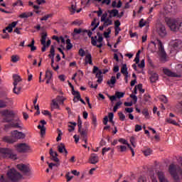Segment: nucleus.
<instances>
[{"mask_svg": "<svg viewBox=\"0 0 182 182\" xmlns=\"http://www.w3.org/2000/svg\"><path fill=\"white\" fill-rule=\"evenodd\" d=\"M1 116L3 118L4 123H9L4 125V130L8 132L9 129H20L22 130V122L19 119H14L15 117V112L12 110L9 109H4L1 112Z\"/></svg>", "mask_w": 182, "mask_h": 182, "instance_id": "f257e3e1", "label": "nucleus"}, {"mask_svg": "<svg viewBox=\"0 0 182 182\" xmlns=\"http://www.w3.org/2000/svg\"><path fill=\"white\" fill-rule=\"evenodd\" d=\"M26 137V135L22 132H18V130H14L11 132V136H4L3 138V141H6V143H16L18 140H23Z\"/></svg>", "mask_w": 182, "mask_h": 182, "instance_id": "f03ea898", "label": "nucleus"}, {"mask_svg": "<svg viewBox=\"0 0 182 182\" xmlns=\"http://www.w3.org/2000/svg\"><path fill=\"white\" fill-rule=\"evenodd\" d=\"M166 22L172 32H180V26L182 21L176 18H166Z\"/></svg>", "mask_w": 182, "mask_h": 182, "instance_id": "7ed1b4c3", "label": "nucleus"}, {"mask_svg": "<svg viewBox=\"0 0 182 182\" xmlns=\"http://www.w3.org/2000/svg\"><path fill=\"white\" fill-rule=\"evenodd\" d=\"M0 153L4 159H11V160H16L17 159L16 154H14L12 149L1 148Z\"/></svg>", "mask_w": 182, "mask_h": 182, "instance_id": "20e7f679", "label": "nucleus"}, {"mask_svg": "<svg viewBox=\"0 0 182 182\" xmlns=\"http://www.w3.org/2000/svg\"><path fill=\"white\" fill-rule=\"evenodd\" d=\"M7 176L13 182H18L22 178V175L16 171L15 168H11L7 172Z\"/></svg>", "mask_w": 182, "mask_h": 182, "instance_id": "39448f33", "label": "nucleus"}, {"mask_svg": "<svg viewBox=\"0 0 182 182\" xmlns=\"http://www.w3.org/2000/svg\"><path fill=\"white\" fill-rule=\"evenodd\" d=\"M168 171L173 177L175 182H181L178 174H177V166L174 165L173 164H171L168 168Z\"/></svg>", "mask_w": 182, "mask_h": 182, "instance_id": "423d86ee", "label": "nucleus"}, {"mask_svg": "<svg viewBox=\"0 0 182 182\" xmlns=\"http://www.w3.org/2000/svg\"><path fill=\"white\" fill-rule=\"evenodd\" d=\"M154 45H156V43L158 44V48L159 52H161V62H166V51H164V47L163 46V43H161V41L157 39L155 42H153Z\"/></svg>", "mask_w": 182, "mask_h": 182, "instance_id": "0eeeda50", "label": "nucleus"}, {"mask_svg": "<svg viewBox=\"0 0 182 182\" xmlns=\"http://www.w3.org/2000/svg\"><path fill=\"white\" fill-rule=\"evenodd\" d=\"M15 147L18 153H26V151H28L31 149V147L25 143L18 144L15 145Z\"/></svg>", "mask_w": 182, "mask_h": 182, "instance_id": "6e6552de", "label": "nucleus"}, {"mask_svg": "<svg viewBox=\"0 0 182 182\" xmlns=\"http://www.w3.org/2000/svg\"><path fill=\"white\" fill-rule=\"evenodd\" d=\"M156 32L161 38H164L167 35V31H166V26L163 24H159L157 26Z\"/></svg>", "mask_w": 182, "mask_h": 182, "instance_id": "1a4fd4ad", "label": "nucleus"}, {"mask_svg": "<svg viewBox=\"0 0 182 182\" xmlns=\"http://www.w3.org/2000/svg\"><path fill=\"white\" fill-rule=\"evenodd\" d=\"M50 53H51V67L53 68V70H58L59 69V65H57L56 67L53 65V63H55V46H51Z\"/></svg>", "mask_w": 182, "mask_h": 182, "instance_id": "9d476101", "label": "nucleus"}, {"mask_svg": "<svg viewBox=\"0 0 182 182\" xmlns=\"http://www.w3.org/2000/svg\"><path fill=\"white\" fill-rule=\"evenodd\" d=\"M170 45L176 50H177V49H181L182 48V42L181 40L180 39L172 40L170 42Z\"/></svg>", "mask_w": 182, "mask_h": 182, "instance_id": "9b49d317", "label": "nucleus"}, {"mask_svg": "<svg viewBox=\"0 0 182 182\" xmlns=\"http://www.w3.org/2000/svg\"><path fill=\"white\" fill-rule=\"evenodd\" d=\"M18 170L21 171V173H29L31 171V169L29 168V166L28 165H25L23 164H19L16 166Z\"/></svg>", "mask_w": 182, "mask_h": 182, "instance_id": "f8f14e48", "label": "nucleus"}, {"mask_svg": "<svg viewBox=\"0 0 182 182\" xmlns=\"http://www.w3.org/2000/svg\"><path fill=\"white\" fill-rule=\"evenodd\" d=\"M108 97L111 102H114L116 99H122V97H124V92H116L114 95L108 96Z\"/></svg>", "mask_w": 182, "mask_h": 182, "instance_id": "ddd939ff", "label": "nucleus"}, {"mask_svg": "<svg viewBox=\"0 0 182 182\" xmlns=\"http://www.w3.org/2000/svg\"><path fill=\"white\" fill-rule=\"evenodd\" d=\"M50 155L51 156V160L55 163H59V158H58V152L53 151V149H50Z\"/></svg>", "mask_w": 182, "mask_h": 182, "instance_id": "4468645a", "label": "nucleus"}, {"mask_svg": "<svg viewBox=\"0 0 182 182\" xmlns=\"http://www.w3.org/2000/svg\"><path fill=\"white\" fill-rule=\"evenodd\" d=\"M90 161L91 164H96L99 163V156L96 154H92L90 157Z\"/></svg>", "mask_w": 182, "mask_h": 182, "instance_id": "2eb2a0df", "label": "nucleus"}, {"mask_svg": "<svg viewBox=\"0 0 182 182\" xmlns=\"http://www.w3.org/2000/svg\"><path fill=\"white\" fill-rule=\"evenodd\" d=\"M107 13L109 14V18H116V16H118L119 15V10L117 9H112V10H108Z\"/></svg>", "mask_w": 182, "mask_h": 182, "instance_id": "dca6fc26", "label": "nucleus"}, {"mask_svg": "<svg viewBox=\"0 0 182 182\" xmlns=\"http://www.w3.org/2000/svg\"><path fill=\"white\" fill-rule=\"evenodd\" d=\"M164 75H166V76H169V77H178V75H177V74L171 72V70H170L167 68L164 69Z\"/></svg>", "mask_w": 182, "mask_h": 182, "instance_id": "f3484780", "label": "nucleus"}, {"mask_svg": "<svg viewBox=\"0 0 182 182\" xmlns=\"http://www.w3.org/2000/svg\"><path fill=\"white\" fill-rule=\"evenodd\" d=\"M58 150L59 153H65V156H68V150H66V147L65 146V144L60 143V145L58 146Z\"/></svg>", "mask_w": 182, "mask_h": 182, "instance_id": "a211bd4d", "label": "nucleus"}, {"mask_svg": "<svg viewBox=\"0 0 182 182\" xmlns=\"http://www.w3.org/2000/svg\"><path fill=\"white\" fill-rule=\"evenodd\" d=\"M16 25H18V21H14L11 23L9 24V26L6 27L5 29L8 31L9 33H11L14 31V28H15Z\"/></svg>", "mask_w": 182, "mask_h": 182, "instance_id": "6ab92c4d", "label": "nucleus"}, {"mask_svg": "<svg viewBox=\"0 0 182 182\" xmlns=\"http://www.w3.org/2000/svg\"><path fill=\"white\" fill-rule=\"evenodd\" d=\"M149 79L151 83H156L157 80H159V74L156 73H152L151 74Z\"/></svg>", "mask_w": 182, "mask_h": 182, "instance_id": "aec40b11", "label": "nucleus"}, {"mask_svg": "<svg viewBox=\"0 0 182 182\" xmlns=\"http://www.w3.org/2000/svg\"><path fill=\"white\" fill-rule=\"evenodd\" d=\"M97 70H98V72H97ZM96 72H97V73H96ZM92 73H96L95 77H97V79H99L100 77H103V76H102V74L103 73V72H102V70H99V68H97L96 66H94Z\"/></svg>", "mask_w": 182, "mask_h": 182, "instance_id": "412c9836", "label": "nucleus"}, {"mask_svg": "<svg viewBox=\"0 0 182 182\" xmlns=\"http://www.w3.org/2000/svg\"><path fill=\"white\" fill-rule=\"evenodd\" d=\"M107 84L109 85V87H114L116 84V77L112 76L110 80L107 82Z\"/></svg>", "mask_w": 182, "mask_h": 182, "instance_id": "4be33fe9", "label": "nucleus"}, {"mask_svg": "<svg viewBox=\"0 0 182 182\" xmlns=\"http://www.w3.org/2000/svg\"><path fill=\"white\" fill-rule=\"evenodd\" d=\"M85 63L87 65H93V62L92 61V54L88 53L85 55Z\"/></svg>", "mask_w": 182, "mask_h": 182, "instance_id": "5701e85b", "label": "nucleus"}, {"mask_svg": "<svg viewBox=\"0 0 182 182\" xmlns=\"http://www.w3.org/2000/svg\"><path fill=\"white\" fill-rule=\"evenodd\" d=\"M33 16V13L32 12H24L20 14L19 18H29Z\"/></svg>", "mask_w": 182, "mask_h": 182, "instance_id": "b1692460", "label": "nucleus"}, {"mask_svg": "<svg viewBox=\"0 0 182 182\" xmlns=\"http://www.w3.org/2000/svg\"><path fill=\"white\" fill-rule=\"evenodd\" d=\"M14 86H18V83H19V82H21L22 80L21 79V76L19 75H14Z\"/></svg>", "mask_w": 182, "mask_h": 182, "instance_id": "393cba45", "label": "nucleus"}, {"mask_svg": "<svg viewBox=\"0 0 182 182\" xmlns=\"http://www.w3.org/2000/svg\"><path fill=\"white\" fill-rule=\"evenodd\" d=\"M121 73L122 75H129V72L127 71V65L123 64L122 68H121Z\"/></svg>", "mask_w": 182, "mask_h": 182, "instance_id": "a878e982", "label": "nucleus"}, {"mask_svg": "<svg viewBox=\"0 0 182 182\" xmlns=\"http://www.w3.org/2000/svg\"><path fill=\"white\" fill-rule=\"evenodd\" d=\"M27 48H31V52H34V50H36V46H35V40L31 41V44L27 45Z\"/></svg>", "mask_w": 182, "mask_h": 182, "instance_id": "bb28decb", "label": "nucleus"}, {"mask_svg": "<svg viewBox=\"0 0 182 182\" xmlns=\"http://www.w3.org/2000/svg\"><path fill=\"white\" fill-rule=\"evenodd\" d=\"M46 36H48V33H46L45 32L42 33V34H41V45L46 44Z\"/></svg>", "mask_w": 182, "mask_h": 182, "instance_id": "cd10ccee", "label": "nucleus"}, {"mask_svg": "<svg viewBox=\"0 0 182 182\" xmlns=\"http://www.w3.org/2000/svg\"><path fill=\"white\" fill-rule=\"evenodd\" d=\"M102 22H104L103 23L104 26H106V27L109 26V25H113V21L109 17Z\"/></svg>", "mask_w": 182, "mask_h": 182, "instance_id": "c85d7f7f", "label": "nucleus"}, {"mask_svg": "<svg viewBox=\"0 0 182 182\" xmlns=\"http://www.w3.org/2000/svg\"><path fill=\"white\" fill-rule=\"evenodd\" d=\"M17 85H14V87L13 89L14 93L15 95H19L21 93V90H22V87H16Z\"/></svg>", "mask_w": 182, "mask_h": 182, "instance_id": "c756f323", "label": "nucleus"}, {"mask_svg": "<svg viewBox=\"0 0 182 182\" xmlns=\"http://www.w3.org/2000/svg\"><path fill=\"white\" fill-rule=\"evenodd\" d=\"M81 102V103H82V105H86V102H85V100H83V99H82L81 96H78V97H75L73 99V102L74 103L77 102V101Z\"/></svg>", "mask_w": 182, "mask_h": 182, "instance_id": "7c9ffc66", "label": "nucleus"}, {"mask_svg": "<svg viewBox=\"0 0 182 182\" xmlns=\"http://www.w3.org/2000/svg\"><path fill=\"white\" fill-rule=\"evenodd\" d=\"M158 178L160 182L164 181V180H166V178L164 177V173L161 171L158 172Z\"/></svg>", "mask_w": 182, "mask_h": 182, "instance_id": "2f4dec72", "label": "nucleus"}, {"mask_svg": "<svg viewBox=\"0 0 182 182\" xmlns=\"http://www.w3.org/2000/svg\"><path fill=\"white\" fill-rule=\"evenodd\" d=\"M38 129H39L41 130V133L42 136H43V134H46V127H45V126L39 124L38 126Z\"/></svg>", "mask_w": 182, "mask_h": 182, "instance_id": "473e14b6", "label": "nucleus"}, {"mask_svg": "<svg viewBox=\"0 0 182 182\" xmlns=\"http://www.w3.org/2000/svg\"><path fill=\"white\" fill-rule=\"evenodd\" d=\"M122 105H123V102H122V101L117 102L114 107L113 112L116 113V112H117V109H119V107H120Z\"/></svg>", "mask_w": 182, "mask_h": 182, "instance_id": "72a5a7b5", "label": "nucleus"}, {"mask_svg": "<svg viewBox=\"0 0 182 182\" xmlns=\"http://www.w3.org/2000/svg\"><path fill=\"white\" fill-rule=\"evenodd\" d=\"M78 132L82 137H85V136H87V129H80Z\"/></svg>", "mask_w": 182, "mask_h": 182, "instance_id": "f704fd0d", "label": "nucleus"}, {"mask_svg": "<svg viewBox=\"0 0 182 182\" xmlns=\"http://www.w3.org/2000/svg\"><path fill=\"white\" fill-rule=\"evenodd\" d=\"M97 43V36H95V37H91V44L92 46H96Z\"/></svg>", "mask_w": 182, "mask_h": 182, "instance_id": "c9c22d12", "label": "nucleus"}, {"mask_svg": "<svg viewBox=\"0 0 182 182\" xmlns=\"http://www.w3.org/2000/svg\"><path fill=\"white\" fill-rule=\"evenodd\" d=\"M79 33H82V28H75L74 29V32L72 33V36L73 38H75L76 36V35L79 34Z\"/></svg>", "mask_w": 182, "mask_h": 182, "instance_id": "e433bc0d", "label": "nucleus"}, {"mask_svg": "<svg viewBox=\"0 0 182 182\" xmlns=\"http://www.w3.org/2000/svg\"><path fill=\"white\" fill-rule=\"evenodd\" d=\"M97 36H98V39L97 40L98 43H102L103 42V36L100 33H97Z\"/></svg>", "mask_w": 182, "mask_h": 182, "instance_id": "4c0bfd02", "label": "nucleus"}, {"mask_svg": "<svg viewBox=\"0 0 182 182\" xmlns=\"http://www.w3.org/2000/svg\"><path fill=\"white\" fill-rule=\"evenodd\" d=\"M166 122L167 123H170L171 124H173L174 126H178V123H177V122H176L175 120H173L171 118L166 119Z\"/></svg>", "mask_w": 182, "mask_h": 182, "instance_id": "58836bf2", "label": "nucleus"}, {"mask_svg": "<svg viewBox=\"0 0 182 182\" xmlns=\"http://www.w3.org/2000/svg\"><path fill=\"white\" fill-rule=\"evenodd\" d=\"M52 76H53L52 71L47 70L46 72V78L52 79Z\"/></svg>", "mask_w": 182, "mask_h": 182, "instance_id": "ea45409f", "label": "nucleus"}, {"mask_svg": "<svg viewBox=\"0 0 182 182\" xmlns=\"http://www.w3.org/2000/svg\"><path fill=\"white\" fill-rule=\"evenodd\" d=\"M56 102H60V105H63V103L65 102V97H60V96H58L56 97Z\"/></svg>", "mask_w": 182, "mask_h": 182, "instance_id": "a19ab883", "label": "nucleus"}, {"mask_svg": "<svg viewBox=\"0 0 182 182\" xmlns=\"http://www.w3.org/2000/svg\"><path fill=\"white\" fill-rule=\"evenodd\" d=\"M117 149L119 151H126L127 147L126 146L120 145V146H117Z\"/></svg>", "mask_w": 182, "mask_h": 182, "instance_id": "79ce46f5", "label": "nucleus"}, {"mask_svg": "<svg viewBox=\"0 0 182 182\" xmlns=\"http://www.w3.org/2000/svg\"><path fill=\"white\" fill-rule=\"evenodd\" d=\"M142 114H144V116H145L146 119H149V109H147V108H144L142 110Z\"/></svg>", "mask_w": 182, "mask_h": 182, "instance_id": "37998d69", "label": "nucleus"}, {"mask_svg": "<svg viewBox=\"0 0 182 182\" xmlns=\"http://www.w3.org/2000/svg\"><path fill=\"white\" fill-rule=\"evenodd\" d=\"M13 6H23V3L21 0H18L15 3L13 4Z\"/></svg>", "mask_w": 182, "mask_h": 182, "instance_id": "c03bdc74", "label": "nucleus"}, {"mask_svg": "<svg viewBox=\"0 0 182 182\" xmlns=\"http://www.w3.org/2000/svg\"><path fill=\"white\" fill-rule=\"evenodd\" d=\"M118 116H119V120H121V122H124V120L126 119V115H124V114H123V112H119Z\"/></svg>", "mask_w": 182, "mask_h": 182, "instance_id": "a18cd8bd", "label": "nucleus"}, {"mask_svg": "<svg viewBox=\"0 0 182 182\" xmlns=\"http://www.w3.org/2000/svg\"><path fill=\"white\" fill-rule=\"evenodd\" d=\"M18 61H19V56L18 55L11 56V62H13V63H16V62Z\"/></svg>", "mask_w": 182, "mask_h": 182, "instance_id": "49530a36", "label": "nucleus"}, {"mask_svg": "<svg viewBox=\"0 0 182 182\" xmlns=\"http://www.w3.org/2000/svg\"><path fill=\"white\" fill-rule=\"evenodd\" d=\"M110 33H112V29L110 28H108V29H107V32H104V36H105V38H109L110 36H109V35H110Z\"/></svg>", "mask_w": 182, "mask_h": 182, "instance_id": "de8ad7c7", "label": "nucleus"}, {"mask_svg": "<svg viewBox=\"0 0 182 182\" xmlns=\"http://www.w3.org/2000/svg\"><path fill=\"white\" fill-rule=\"evenodd\" d=\"M71 92H72V95L73 96H75V97H77L80 96V92H79V91H75V88H73V90H71Z\"/></svg>", "mask_w": 182, "mask_h": 182, "instance_id": "09e8293b", "label": "nucleus"}, {"mask_svg": "<svg viewBox=\"0 0 182 182\" xmlns=\"http://www.w3.org/2000/svg\"><path fill=\"white\" fill-rule=\"evenodd\" d=\"M142 152L144 153V156H150V154H151V149H147L142 151Z\"/></svg>", "mask_w": 182, "mask_h": 182, "instance_id": "8fccbe9b", "label": "nucleus"}, {"mask_svg": "<svg viewBox=\"0 0 182 182\" xmlns=\"http://www.w3.org/2000/svg\"><path fill=\"white\" fill-rule=\"evenodd\" d=\"M77 127L78 132H80V129H82V119H80V116H78Z\"/></svg>", "mask_w": 182, "mask_h": 182, "instance_id": "3c124183", "label": "nucleus"}, {"mask_svg": "<svg viewBox=\"0 0 182 182\" xmlns=\"http://www.w3.org/2000/svg\"><path fill=\"white\" fill-rule=\"evenodd\" d=\"M146 23H147V21H144V19L141 18L139 21V27L143 28V26H146Z\"/></svg>", "mask_w": 182, "mask_h": 182, "instance_id": "603ef678", "label": "nucleus"}, {"mask_svg": "<svg viewBox=\"0 0 182 182\" xmlns=\"http://www.w3.org/2000/svg\"><path fill=\"white\" fill-rule=\"evenodd\" d=\"M159 99L161 102H162V103H167V102H168L167 100V97L164 95L161 96Z\"/></svg>", "mask_w": 182, "mask_h": 182, "instance_id": "864d4df0", "label": "nucleus"}, {"mask_svg": "<svg viewBox=\"0 0 182 182\" xmlns=\"http://www.w3.org/2000/svg\"><path fill=\"white\" fill-rule=\"evenodd\" d=\"M53 15L52 14H47L44 16L43 18H41V21H48L49 18H52Z\"/></svg>", "mask_w": 182, "mask_h": 182, "instance_id": "5fc2aeb1", "label": "nucleus"}, {"mask_svg": "<svg viewBox=\"0 0 182 182\" xmlns=\"http://www.w3.org/2000/svg\"><path fill=\"white\" fill-rule=\"evenodd\" d=\"M5 107H6V102L0 100V109H4Z\"/></svg>", "mask_w": 182, "mask_h": 182, "instance_id": "6e6d98bb", "label": "nucleus"}, {"mask_svg": "<svg viewBox=\"0 0 182 182\" xmlns=\"http://www.w3.org/2000/svg\"><path fill=\"white\" fill-rule=\"evenodd\" d=\"M82 32H84V33H87L89 38L92 37V35H93V33L90 30H83Z\"/></svg>", "mask_w": 182, "mask_h": 182, "instance_id": "4d7b16f0", "label": "nucleus"}, {"mask_svg": "<svg viewBox=\"0 0 182 182\" xmlns=\"http://www.w3.org/2000/svg\"><path fill=\"white\" fill-rule=\"evenodd\" d=\"M78 53L80 55V56H85L86 55V52L85 51V50H83V48H80Z\"/></svg>", "mask_w": 182, "mask_h": 182, "instance_id": "13d9d810", "label": "nucleus"}, {"mask_svg": "<svg viewBox=\"0 0 182 182\" xmlns=\"http://www.w3.org/2000/svg\"><path fill=\"white\" fill-rule=\"evenodd\" d=\"M138 66L140 68V69H144L145 68L146 64L144 62V60H142L139 64H138Z\"/></svg>", "mask_w": 182, "mask_h": 182, "instance_id": "bf43d9fd", "label": "nucleus"}, {"mask_svg": "<svg viewBox=\"0 0 182 182\" xmlns=\"http://www.w3.org/2000/svg\"><path fill=\"white\" fill-rule=\"evenodd\" d=\"M42 113L44 114V116H49V117H52V114H50L48 110H43L42 111Z\"/></svg>", "mask_w": 182, "mask_h": 182, "instance_id": "052dcab7", "label": "nucleus"}, {"mask_svg": "<svg viewBox=\"0 0 182 182\" xmlns=\"http://www.w3.org/2000/svg\"><path fill=\"white\" fill-rule=\"evenodd\" d=\"M109 150H111V148H110V147H108V148L105 147V148H103V149H102V156H105V154L106 153H107V151H109Z\"/></svg>", "mask_w": 182, "mask_h": 182, "instance_id": "680f3d73", "label": "nucleus"}, {"mask_svg": "<svg viewBox=\"0 0 182 182\" xmlns=\"http://www.w3.org/2000/svg\"><path fill=\"white\" fill-rule=\"evenodd\" d=\"M105 19H107V13H104L102 16H101V22H103L105 21Z\"/></svg>", "mask_w": 182, "mask_h": 182, "instance_id": "e2e57ef3", "label": "nucleus"}, {"mask_svg": "<svg viewBox=\"0 0 182 182\" xmlns=\"http://www.w3.org/2000/svg\"><path fill=\"white\" fill-rule=\"evenodd\" d=\"M70 172H68L65 175L68 182L70 181V180H72V178H73V176H70Z\"/></svg>", "mask_w": 182, "mask_h": 182, "instance_id": "0e129e2a", "label": "nucleus"}, {"mask_svg": "<svg viewBox=\"0 0 182 182\" xmlns=\"http://www.w3.org/2000/svg\"><path fill=\"white\" fill-rule=\"evenodd\" d=\"M70 12H71V14H75V12H76V6L73 4L70 9Z\"/></svg>", "mask_w": 182, "mask_h": 182, "instance_id": "69168bd1", "label": "nucleus"}, {"mask_svg": "<svg viewBox=\"0 0 182 182\" xmlns=\"http://www.w3.org/2000/svg\"><path fill=\"white\" fill-rule=\"evenodd\" d=\"M141 130V125H135V132H140Z\"/></svg>", "mask_w": 182, "mask_h": 182, "instance_id": "338daca9", "label": "nucleus"}, {"mask_svg": "<svg viewBox=\"0 0 182 182\" xmlns=\"http://www.w3.org/2000/svg\"><path fill=\"white\" fill-rule=\"evenodd\" d=\"M138 182H146V178L144 176H140L139 178Z\"/></svg>", "mask_w": 182, "mask_h": 182, "instance_id": "774afa93", "label": "nucleus"}]
</instances>
